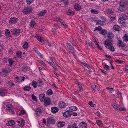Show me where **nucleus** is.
<instances>
[{"label":"nucleus","mask_w":128,"mask_h":128,"mask_svg":"<svg viewBox=\"0 0 128 128\" xmlns=\"http://www.w3.org/2000/svg\"><path fill=\"white\" fill-rule=\"evenodd\" d=\"M112 40L110 39H107L104 42V44L105 47L112 52L115 51V49L113 46Z\"/></svg>","instance_id":"1"},{"label":"nucleus","mask_w":128,"mask_h":128,"mask_svg":"<svg viewBox=\"0 0 128 128\" xmlns=\"http://www.w3.org/2000/svg\"><path fill=\"white\" fill-rule=\"evenodd\" d=\"M33 10L32 7L31 6H27L24 10L23 12L26 15L29 14L32 12Z\"/></svg>","instance_id":"2"},{"label":"nucleus","mask_w":128,"mask_h":128,"mask_svg":"<svg viewBox=\"0 0 128 128\" xmlns=\"http://www.w3.org/2000/svg\"><path fill=\"white\" fill-rule=\"evenodd\" d=\"M6 110L8 111L11 112L14 114V106L11 104H7L6 107Z\"/></svg>","instance_id":"3"},{"label":"nucleus","mask_w":128,"mask_h":128,"mask_svg":"<svg viewBox=\"0 0 128 128\" xmlns=\"http://www.w3.org/2000/svg\"><path fill=\"white\" fill-rule=\"evenodd\" d=\"M72 113V112L71 110H67L64 112L63 116L65 118H69L71 116Z\"/></svg>","instance_id":"4"},{"label":"nucleus","mask_w":128,"mask_h":128,"mask_svg":"<svg viewBox=\"0 0 128 128\" xmlns=\"http://www.w3.org/2000/svg\"><path fill=\"white\" fill-rule=\"evenodd\" d=\"M18 19L15 17H12L10 18L9 22L11 25H13L18 23Z\"/></svg>","instance_id":"5"},{"label":"nucleus","mask_w":128,"mask_h":128,"mask_svg":"<svg viewBox=\"0 0 128 128\" xmlns=\"http://www.w3.org/2000/svg\"><path fill=\"white\" fill-rule=\"evenodd\" d=\"M11 32L14 35L18 36L20 34V30L19 29L14 28L12 29Z\"/></svg>","instance_id":"6"},{"label":"nucleus","mask_w":128,"mask_h":128,"mask_svg":"<svg viewBox=\"0 0 128 128\" xmlns=\"http://www.w3.org/2000/svg\"><path fill=\"white\" fill-rule=\"evenodd\" d=\"M44 102V104L46 106L50 105L52 104L50 99L48 98H46Z\"/></svg>","instance_id":"7"},{"label":"nucleus","mask_w":128,"mask_h":128,"mask_svg":"<svg viewBox=\"0 0 128 128\" xmlns=\"http://www.w3.org/2000/svg\"><path fill=\"white\" fill-rule=\"evenodd\" d=\"M10 70L8 69H6L4 70L2 72L0 73L1 74L4 76H7L6 74L9 73L10 72Z\"/></svg>","instance_id":"8"},{"label":"nucleus","mask_w":128,"mask_h":128,"mask_svg":"<svg viewBox=\"0 0 128 128\" xmlns=\"http://www.w3.org/2000/svg\"><path fill=\"white\" fill-rule=\"evenodd\" d=\"M66 44L67 47L69 50H71V52L72 54L74 53L75 52V50L72 46L68 43H67Z\"/></svg>","instance_id":"9"},{"label":"nucleus","mask_w":128,"mask_h":128,"mask_svg":"<svg viewBox=\"0 0 128 128\" xmlns=\"http://www.w3.org/2000/svg\"><path fill=\"white\" fill-rule=\"evenodd\" d=\"M18 125L20 127H22L24 125L25 121L23 120H18L17 121Z\"/></svg>","instance_id":"10"},{"label":"nucleus","mask_w":128,"mask_h":128,"mask_svg":"<svg viewBox=\"0 0 128 128\" xmlns=\"http://www.w3.org/2000/svg\"><path fill=\"white\" fill-rule=\"evenodd\" d=\"M35 114L37 116H39L42 113V112L40 108H38L35 110Z\"/></svg>","instance_id":"11"},{"label":"nucleus","mask_w":128,"mask_h":128,"mask_svg":"<svg viewBox=\"0 0 128 128\" xmlns=\"http://www.w3.org/2000/svg\"><path fill=\"white\" fill-rule=\"evenodd\" d=\"M78 126L80 128H87V124L85 122H83L80 123Z\"/></svg>","instance_id":"12"},{"label":"nucleus","mask_w":128,"mask_h":128,"mask_svg":"<svg viewBox=\"0 0 128 128\" xmlns=\"http://www.w3.org/2000/svg\"><path fill=\"white\" fill-rule=\"evenodd\" d=\"M117 44L120 47L123 48L124 46V44L122 40H119L117 42Z\"/></svg>","instance_id":"13"},{"label":"nucleus","mask_w":128,"mask_h":128,"mask_svg":"<svg viewBox=\"0 0 128 128\" xmlns=\"http://www.w3.org/2000/svg\"><path fill=\"white\" fill-rule=\"evenodd\" d=\"M74 8L76 11H78L82 9V6L79 4H76L74 6Z\"/></svg>","instance_id":"14"},{"label":"nucleus","mask_w":128,"mask_h":128,"mask_svg":"<svg viewBox=\"0 0 128 128\" xmlns=\"http://www.w3.org/2000/svg\"><path fill=\"white\" fill-rule=\"evenodd\" d=\"M46 98L45 95L44 94H41L39 96V99L42 102H44Z\"/></svg>","instance_id":"15"},{"label":"nucleus","mask_w":128,"mask_h":128,"mask_svg":"<svg viewBox=\"0 0 128 128\" xmlns=\"http://www.w3.org/2000/svg\"><path fill=\"white\" fill-rule=\"evenodd\" d=\"M128 4V2L125 0H122L120 2V6L124 7Z\"/></svg>","instance_id":"16"},{"label":"nucleus","mask_w":128,"mask_h":128,"mask_svg":"<svg viewBox=\"0 0 128 128\" xmlns=\"http://www.w3.org/2000/svg\"><path fill=\"white\" fill-rule=\"evenodd\" d=\"M15 124V122L13 120H10L6 124L7 126H12Z\"/></svg>","instance_id":"17"},{"label":"nucleus","mask_w":128,"mask_h":128,"mask_svg":"<svg viewBox=\"0 0 128 128\" xmlns=\"http://www.w3.org/2000/svg\"><path fill=\"white\" fill-rule=\"evenodd\" d=\"M59 110L58 108L56 107H52L51 108V112L54 114H56Z\"/></svg>","instance_id":"18"},{"label":"nucleus","mask_w":128,"mask_h":128,"mask_svg":"<svg viewBox=\"0 0 128 128\" xmlns=\"http://www.w3.org/2000/svg\"><path fill=\"white\" fill-rule=\"evenodd\" d=\"M48 122L49 124H54L55 123V120L54 118L52 117L48 119Z\"/></svg>","instance_id":"19"},{"label":"nucleus","mask_w":128,"mask_h":128,"mask_svg":"<svg viewBox=\"0 0 128 128\" xmlns=\"http://www.w3.org/2000/svg\"><path fill=\"white\" fill-rule=\"evenodd\" d=\"M66 104L62 102H60L59 104V108H64L66 107Z\"/></svg>","instance_id":"20"},{"label":"nucleus","mask_w":128,"mask_h":128,"mask_svg":"<svg viewBox=\"0 0 128 128\" xmlns=\"http://www.w3.org/2000/svg\"><path fill=\"white\" fill-rule=\"evenodd\" d=\"M65 123L64 122H59L57 124V126L59 128L62 127L65 125Z\"/></svg>","instance_id":"21"},{"label":"nucleus","mask_w":128,"mask_h":128,"mask_svg":"<svg viewBox=\"0 0 128 128\" xmlns=\"http://www.w3.org/2000/svg\"><path fill=\"white\" fill-rule=\"evenodd\" d=\"M35 38L40 42H44L43 38L38 34L37 35Z\"/></svg>","instance_id":"22"},{"label":"nucleus","mask_w":128,"mask_h":128,"mask_svg":"<svg viewBox=\"0 0 128 128\" xmlns=\"http://www.w3.org/2000/svg\"><path fill=\"white\" fill-rule=\"evenodd\" d=\"M114 29L117 31H120L121 30L120 27L117 25H114Z\"/></svg>","instance_id":"23"},{"label":"nucleus","mask_w":128,"mask_h":128,"mask_svg":"<svg viewBox=\"0 0 128 128\" xmlns=\"http://www.w3.org/2000/svg\"><path fill=\"white\" fill-rule=\"evenodd\" d=\"M30 70V68L29 67L25 66H23L22 68V70L24 72L29 70Z\"/></svg>","instance_id":"24"},{"label":"nucleus","mask_w":128,"mask_h":128,"mask_svg":"<svg viewBox=\"0 0 128 128\" xmlns=\"http://www.w3.org/2000/svg\"><path fill=\"white\" fill-rule=\"evenodd\" d=\"M6 31L5 32V33L6 34V36L7 38H9L10 37V30L7 29H6Z\"/></svg>","instance_id":"25"},{"label":"nucleus","mask_w":128,"mask_h":128,"mask_svg":"<svg viewBox=\"0 0 128 128\" xmlns=\"http://www.w3.org/2000/svg\"><path fill=\"white\" fill-rule=\"evenodd\" d=\"M108 37L109 38V39L112 40L114 38V35L112 32H110L108 33Z\"/></svg>","instance_id":"26"},{"label":"nucleus","mask_w":128,"mask_h":128,"mask_svg":"<svg viewBox=\"0 0 128 128\" xmlns=\"http://www.w3.org/2000/svg\"><path fill=\"white\" fill-rule=\"evenodd\" d=\"M48 63L55 70H56V66H55L53 61L51 60V62H48Z\"/></svg>","instance_id":"27"},{"label":"nucleus","mask_w":128,"mask_h":128,"mask_svg":"<svg viewBox=\"0 0 128 128\" xmlns=\"http://www.w3.org/2000/svg\"><path fill=\"white\" fill-rule=\"evenodd\" d=\"M119 22L121 24H123L125 21V19L124 17L120 18L118 20Z\"/></svg>","instance_id":"28"},{"label":"nucleus","mask_w":128,"mask_h":128,"mask_svg":"<svg viewBox=\"0 0 128 128\" xmlns=\"http://www.w3.org/2000/svg\"><path fill=\"white\" fill-rule=\"evenodd\" d=\"M46 12L47 11L46 10H44L40 12V13L38 14V16H44Z\"/></svg>","instance_id":"29"},{"label":"nucleus","mask_w":128,"mask_h":128,"mask_svg":"<svg viewBox=\"0 0 128 128\" xmlns=\"http://www.w3.org/2000/svg\"><path fill=\"white\" fill-rule=\"evenodd\" d=\"M47 94L49 96H50L53 94V92L52 89H49L47 91Z\"/></svg>","instance_id":"30"},{"label":"nucleus","mask_w":128,"mask_h":128,"mask_svg":"<svg viewBox=\"0 0 128 128\" xmlns=\"http://www.w3.org/2000/svg\"><path fill=\"white\" fill-rule=\"evenodd\" d=\"M99 33L100 34H102V35H105L107 33V30H102V29L99 32Z\"/></svg>","instance_id":"31"},{"label":"nucleus","mask_w":128,"mask_h":128,"mask_svg":"<svg viewBox=\"0 0 128 128\" xmlns=\"http://www.w3.org/2000/svg\"><path fill=\"white\" fill-rule=\"evenodd\" d=\"M69 16H71L74 15L75 14L74 11H71L70 10H68V11L66 13Z\"/></svg>","instance_id":"32"},{"label":"nucleus","mask_w":128,"mask_h":128,"mask_svg":"<svg viewBox=\"0 0 128 128\" xmlns=\"http://www.w3.org/2000/svg\"><path fill=\"white\" fill-rule=\"evenodd\" d=\"M70 41L71 44L74 46H76L77 44L75 42L74 40L72 38H70Z\"/></svg>","instance_id":"33"},{"label":"nucleus","mask_w":128,"mask_h":128,"mask_svg":"<svg viewBox=\"0 0 128 128\" xmlns=\"http://www.w3.org/2000/svg\"><path fill=\"white\" fill-rule=\"evenodd\" d=\"M86 43L87 46H88L90 47H93L90 41H86Z\"/></svg>","instance_id":"34"},{"label":"nucleus","mask_w":128,"mask_h":128,"mask_svg":"<svg viewBox=\"0 0 128 128\" xmlns=\"http://www.w3.org/2000/svg\"><path fill=\"white\" fill-rule=\"evenodd\" d=\"M6 93L4 90L2 89H0V95L1 96H5Z\"/></svg>","instance_id":"35"},{"label":"nucleus","mask_w":128,"mask_h":128,"mask_svg":"<svg viewBox=\"0 0 128 128\" xmlns=\"http://www.w3.org/2000/svg\"><path fill=\"white\" fill-rule=\"evenodd\" d=\"M8 62L10 66H12L14 64V61L12 59H10L8 60Z\"/></svg>","instance_id":"36"},{"label":"nucleus","mask_w":128,"mask_h":128,"mask_svg":"<svg viewBox=\"0 0 128 128\" xmlns=\"http://www.w3.org/2000/svg\"><path fill=\"white\" fill-rule=\"evenodd\" d=\"M22 52L20 51H18L16 53L17 56L18 58H21L22 57Z\"/></svg>","instance_id":"37"},{"label":"nucleus","mask_w":128,"mask_h":128,"mask_svg":"<svg viewBox=\"0 0 128 128\" xmlns=\"http://www.w3.org/2000/svg\"><path fill=\"white\" fill-rule=\"evenodd\" d=\"M32 84L34 88H36L37 87L38 84L36 82L32 81Z\"/></svg>","instance_id":"38"},{"label":"nucleus","mask_w":128,"mask_h":128,"mask_svg":"<svg viewBox=\"0 0 128 128\" xmlns=\"http://www.w3.org/2000/svg\"><path fill=\"white\" fill-rule=\"evenodd\" d=\"M96 123L100 127H102L103 126V124L102 121L100 120H98L96 121Z\"/></svg>","instance_id":"39"},{"label":"nucleus","mask_w":128,"mask_h":128,"mask_svg":"<svg viewBox=\"0 0 128 128\" xmlns=\"http://www.w3.org/2000/svg\"><path fill=\"white\" fill-rule=\"evenodd\" d=\"M69 109L70 110L74 111H76L77 110V108L76 106H73L70 107Z\"/></svg>","instance_id":"40"},{"label":"nucleus","mask_w":128,"mask_h":128,"mask_svg":"<svg viewBox=\"0 0 128 128\" xmlns=\"http://www.w3.org/2000/svg\"><path fill=\"white\" fill-rule=\"evenodd\" d=\"M91 13L94 14H98L99 12L98 11L95 9H92L91 10Z\"/></svg>","instance_id":"41"},{"label":"nucleus","mask_w":128,"mask_h":128,"mask_svg":"<svg viewBox=\"0 0 128 128\" xmlns=\"http://www.w3.org/2000/svg\"><path fill=\"white\" fill-rule=\"evenodd\" d=\"M34 1V0H26V2L28 5H30Z\"/></svg>","instance_id":"42"},{"label":"nucleus","mask_w":128,"mask_h":128,"mask_svg":"<svg viewBox=\"0 0 128 128\" xmlns=\"http://www.w3.org/2000/svg\"><path fill=\"white\" fill-rule=\"evenodd\" d=\"M123 40L124 42H127L128 41V36L126 34L123 37Z\"/></svg>","instance_id":"43"},{"label":"nucleus","mask_w":128,"mask_h":128,"mask_svg":"<svg viewBox=\"0 0 128 128\" xmlns=\"http://www.w3.org/2000/svg\"><path fill=\"white\" fill-rule=\"evenodd\" d=\"M31 89V87L29 86H26L24 87V90L28 91L30 90Z\"/></svg>","instance_id":"44"},{"label":"nucleus","mask_w":128,"mask_h":128,"mask_svg":"<svg viewBox=\"0 0 128 128\" xmlns=\"http://www.w3.org/2000/svg\"><path fill=\"white\" fill-rule=\"evenodd\" d=\"M28 43L26 42L23 45V47L24 49H27L28 48Z\"/></svg>","instance_id":"45"},{"label":"nucleus","mask_w":128,"mask_h":128,"mask_svg":"<svg viewBox=\"0 0 128 128\" xmlns=\"http://www.w3.org/2000/svg\"><path fill=\"white\" fill-rule=\"evenodd\" d=\"M104 68L106 70H110V66L106 64L104 65Z\"/></svg>","instance_id":"46"},{"label":"nucleus","mask_w":128,"mask_h":128,"mask_svg":"<svg viewBox=\"0 0 128 128\" xmlns=\"http://www.w3.org/2000/svg\"><path fill=\"white\" fill-rule=\"evenodd\" d=\"M54 21H56L57 22H60V23L62 22V19L59 17H58L55 18L54 19Z\"/></svg>","instance_id":"47"},{"label":"nucleus","mask_w":128,"mask_h":128,"mask_svg":"<svg viewBox=\"0 0 128 128\" xmlns=\"http://www.w3.org/2000/svg\"><path fill=\"white\" fill-rule=\"evenodd\" d=\"M36 24L35 22L33 21H32L30 22V24L31 25V27L33 28L36 25Z\"/></svg>","instance_id":"48"},{"label":"nucleus","mask_w":128,"mask_h":128,"mask_svg":"<svg viewBox=\"0 0 128 128\" xmlns=\"http://www.w3.org/2000/svg\"><path fill=\"white\" fill-rule=\"evenodd\" d=\"M104 22L101 20L98 21L97 23V25H103L104 24Z\"/></svg>","instance_id":"49"},{"label":"nucleus","mask_w":128,"mask_h":128,"mask_svg":"<svg viewBox=\"0 0 128 128\" xmlns=\"http://www.w3.org/2000/svg\"><path fill=\"white\" fill-rule=\"evenodd\" d=\"M26 113V111L24 110H21L19 114L20 116H22Z\"/></svg>","instance_id":"50"},{"label":"nucleus","mask_w":128,"mask_h":128,"mask_svg":"<svg viewBox=\"0 0 128 128\" xmlns=\"http://www.w3.org/2000/svg\"><path fill=\"white\" fill-rule=\"evenodd\" d=\"M16 78L18 80V82H22V78L21 77H17Z\"/></svg>","instance_id":"51"},{"label":"nucleus","mask_w":128,"mask_h":128,"mask_svg":"<svg viewBox=\"0 0 128 128\" xmlns=\"http://www.w3.org/2000/svg\"><path fill=\"white\" fill-rule=\"evenodd\" d=\"M32 99L34 101L36 102L37 101V98L34 94H32Z\"/></svg>","instance_id":"52"},{"label":"nucleus","mask_w":128,"mask_h":128,"mask_svg":"<svg viewBox=\"0 0 128 128\" xmlns=\"http://www.w3.org/2000/svg\"><path fill=\"white\" fill-rule=\"evenodd\" d=\"M61 23L65 28H66L68 27V25L66 24L64 21L62 20Z\"/></svg>","instance_id":"53"},{"label":"nucleus","mask_w":128,"mask_h":128,"mask_svg":"<svg viewBox=\"0 0 128 128\" xmlns=\"http://www.w3.org/2000/svg\"><path fill=\"white\" fill-rule=\"evenodd\" d=\"M102 29V27L100 26H99L97 28H95L94 29V31L95 32L96 30H98L100 32Z\"/></svg>","instance_id":"54"},{"label":"nucleus","mask_w":128,"mask_h":128,"mask_svg":"<svg viewBox=\"0 0 128 128\" xmlns=\"http://www.w3.org/2000/svg\"><path fill=\"white\" fill-rule=\"evenodd\" d=\"M82 64L84 66L86 67H87V68L89 69H90V66L87 63H86L85 62H82Z\"/></svg>","instance_id":"55"},{"label":"nucleus","mask_w":128,"mask_h":128,"mask_svg":"<svg viewBox=\"0 0 128 128\" xmlns=\"http://www.w3.org/2000/svg\"><path fill=\"white\" fill-rule=\"evenodd\" d=\"M113 107L116 110H118V105L116 104L112 103V104Z\"/></svg>","instance_id":"56"},{"label":"nucleus","mask_w":128,"mask_h":128,"mask_svg":"<svg viewBox=\"0 0 128 128\" xmlns=\"http://www.w3.org/2000/svg\"><path fill=\"white\" fill-rule=\"evenodd\" d=\"M88 104L92 107H94L95 106V104H93V102L92 101H90Z\"/></svg>","instance_id":"57"},{"label":"nucleus","mask_w":128,"mask_h":128,"mask_svg":"<svg viewBox=\"0 0 128 128\" xmlns=\"http://www.w3.org/2000/svg\"><path fill=\"white\" fill-rule=\"evenodd\" d=\"M39 63L42 65L44 66H46V64L42 61H38Z\"/></svg>","instance_id":"58"},{"label":"nucleus","mask_w":128,"mask_h":128,"mask_svg":"<svg viewBox=\"0 0 128 128\" xmlns=\"http://www.w3.org/2000/svg\"><path fill=\"white\" fill-rule=\"evenodd\" d=\"M72 127V128H79L77 124L75 123L73 124Z\"/></svg>","instance_id":"59"},{"label":"nucleus","mask_w":128,"mask_h":128,"mask_svg":"<svg viewBox=\"0 0 128 128\" xmlns=\"http://www.w3.org/2000/svg\"><path fill=\"white\" fill-rule=\"evenodd\" d=\"M108 14H112V10L110 9H108L106 10Z\"/></svg>","instance_id":"60"},{"label":"nucleus","mask_w":128,"mask_h":128,"mask_svg":"<svg viewBox=\"0 0 128 128\" xmlns=\"http://www.w3.org/2000/svg\"><path fill=\"white\" fill-rule=\"evenodd\" d=\"M52 31L54 34H56L57 32L55 28H52Z\"/></svg>","instance_id":"61"},{"label":"nucleus","mask_w":128,"mask_h":128,"mask_svg":"<svg viewBox=\"0 0 128 128\" xmlns=\"http://www.w3.org/2000/svg\"><path fill=\"white\" fill-rule=\"evenodd\" d=\"M126 108H124L121 107L119 108V110L120 111H124L126 110Z\"/></svg>","instance_id":"62"},{"label":"nucleus","mask_w":128,"mask_h":128,"mask_svg":"<svg viewBox=\"0 0 128 128\" xmlns=\"http://www.w3.org/2000/svg\"><path fill=\"white\" fill-rule=\"evenodd\" d=\"M116 62H118L120 64H122L123 62V61L121 60H116Z\"/></svg>","instance_id":"63"},{"label":"nucleus","mask_w":128,"mask_h":128,"mask_svg":"<svg viewBox=\"0 0 128 128\" xmlns=\"http://www.w3.org/2000/svg\"><path fill=\"white\" fill-rule=\"evenodd\" d=\"M78 86L79 88V90L80 91H82V86L80 84Z\"/></svg>","instance_id":"64"}]
</instances>
